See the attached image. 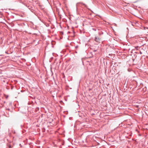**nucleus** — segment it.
Wrapping results in <instances>:
<instances>
[{
  "mask_svg": "<svg viewBox=\"0 0 148 148\" xmlns=\"http://www.w3.org/2000/svg\"><path fill=\"white\" fill-rule=\"evenodd\" d=\"M135 48L137 49L138 48V47H136Z\"/></svg>",
  "mask_w": 148,
  "mask_h": 148,
  "instance_id": "f257e3e1",
  "label": "nucleus"
}]
</instances>
